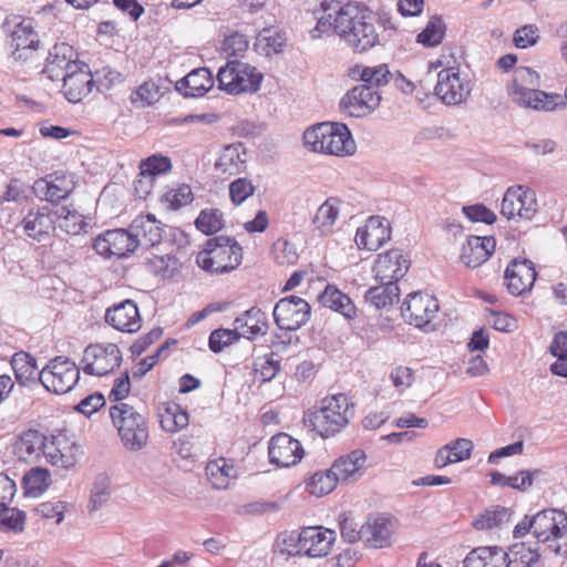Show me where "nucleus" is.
<instances>
[{
    "label": "nucleus",
    "instance_id": "obj_44",
    "mask_svg": "<svg viewBox=\"0 0 567 567\" xmlns=\"http://www.w3.org/2000/svg\"><path fill=\"white\" fill-rule=\"evenodd\" d=\"M59 227L68 235H80L85 231L87 223L85 217L72 206H62L55 210Z\"/></svg>",
    "mask_w": 567,
    "mask_h": 567
},
{
    "label": "nucleus",
    "instance_id": "obj_50",
    "mask_svg": "<svg viewBox=\"0 0 567 567\" xmlns=\"http://www.w3.org/2000/svg\"><path fill=\"white\" fill-rule=\"evenodd\" d=\"M249 48L247 35L241 32L233 31L225 35L220 51L227 59H239L245 55Z\"/></svg>",
    "mask_w": 567,
    "mask_h": 567
},
{
    "label": "nucleus",
    "instance_id": "obj_8",
    "mask_svg": "<svg viewBox=\"0 0 567 567\" xmlns=\"http://www.w3.org/2000/svg\"><path fill=\"white\" fill-rule=\"evenodd\" d=\"M534 537L547 544L557 555L567 557V514L559 509H544L528 522Z\"/></svg>",
    "mask_w": 567,
    "mask_h": 567
},
{
    "label": "nucleus",
    "instance_id": "obj_22",
    "mask_svg": "<svg viewBox=\"0 0 567 567\" xmlns=\"http://www.w3.org/2000/svg\"><path fill=\"white\" fill-rule=\"evenodd\" d=\"M410 260L400 249H390L378 255L373 272L377 280L384 284H396L409 270Z\"/></svg>",
    "mask_w": 567,
    "mask_h": 567
},
{
    "label": "nucleus",
    "instance_id": "obj_35",
    "mask_svg": "<svg viewBox=\"0 0 567 567\" xmlns=\"http://www.w3.org/2000/svg\"><path fill=\"white\" fill-rule=\"evenodd\" d=\"M367 456L362 450H354L340 456L331 465L339 481L357 480L363 474Z\"/></svg>",
    "mask_w": 567,
    "mask_h": 567
},
{
    "label": "nucleus",
    "instance_id": "obj_54",
    "mask_svg": "<svg viewBox=\"0 0 567 567\" xmlns=\"http://www.w3.org/2000/svg\"><path fill=\"white\" fill-rule=\"evenodd\" d=\"M25 524L24 512L10 505L0 507V530L21 533Z\"/></svg>",
    "mask_w": 567,
    "mask_h": 567
},
{
    "label": "nucleus",
    "instance_id": "obj_40",
    "mask_svg": "<svg viewBox=\"0 0 567 567\" xmlns=\"http://www.w3.org/2000/svg\"><path fill=\"white\" fill-rule=\"evenodd\" d=\"M144 266L152 275L163 279H169L179 272L182 264L179 259L172 254H151V256L145 258Z\"/></svg>",
    "mask_w": 567,
    "mask_h": 567
},
{
    "label": "nucleus",
    "instance_id": "obj_25",
    "mask_svg": "<svg viewBox=\"0 0 567 567\" xmlns=\"http://www.w3.org/2000/svg\"><path fill=\"white\" fill-rule=\"evenodd\" d=\"M105 321L115 330L124 333H135L142 327V318L133 300H124L107 308Z\"/></svg>",
    "mask_w": 567,
    "mask_h": 567
},
{
    "label": "nucleus",
    "instance_id": "obj_61",
    "mask_svg": "<svg viewBox=\"0 0 567 567\" xmlns=\"http://www.w3.org/2000/svg\"><path fill=\"white\" fill-rule=\"evenodd\" d=\"M539 40V29L535 24L518 28L513 35V43L518 49L534 47Z\"/></svg>",
    "mask_w": 567,
    "mask_h": 567
},
{
    "label": "nucleus",
    "instance_id": "obj_41",
    "mask_svg": "<svg viewBox=\"0 0 567 567\" xmlns=\"http://www.w3.org/2000/svg\"><path fill=\"white\" fill-rule=\"evenodd\" d=\"M364 542L374 548H383L391 543L390 520L384 517L369 519L363 524Z\"/></svg>",
    "mask_w": 567,
    "mask_h": 567
},
{
    "label": "nucleus",
    "instance_id": "obj_15",
    "mask_svg": "<svg viewBox=\"0 0 567 567\" xmlns=\"http://www.w3.org/2000/svg\"><path fill=\"white\" fill-rule=\"evenodd\" d=\"M272 316L279 329L296 331L309 321L311 307L301 297L288 296L275 305Z\"/></svg>",
    "mask_w": 567,
    "mask_h": 567
},
{
    "label": "nucleus",
    "instance_id": "obj_49",
    "mask_svg": "<svg viewBox=\"0 0 567 567\" xmlns=\"http://www.w3.org/2000/svg\"><path fill=\"white\" fill-rule=\"evenodd\" d=\"M161 87L153 81L148 80L138 85L130 95L131 103L136 107H148L161 99Z\"/></svg>",
    "mask_w": 567,
    "mask_h": 567
},
{
    "label": "nucleus",
    "instance_id": "obj_63",
    "mask_svg": "<svg viewBox=\"0 0 567 567\" xmlns=\"http://www.w3.org/2000/svg\"><path fill=\"white\" fill-rule=\"evenodd\" d=\"M131 380L128 372H123L114 379L111 391L109 392V401L113 404L125 403L124 400L131 392Z\"/></svg>",
    "mask_w": 567,
    "mask_h": 567
},
{
    "label": "nucleus",
    "instance_id": "obj_20",
    "mask_svg": "<svg viewBox=\"0 0 567 567\" xmlns=\"http://www.w3.org/2000/svg\"><path fill=\"white\" fill-rule=\"evenodd\" d=\"M536 278L535 265L528 259H513L504 272L506 288L513 296H522L530 291Z\"/></svg>",
    "mask_w": 567,
    "mask_h": 567
},
{
    "label": "nucleus",
    "instance_id": "obj_27",
    "mask_svg": "<svg viewBox=\"0 0 567 567\" xmlns=\"http://www.w3.org/2000/svg\"><path fill=\"white\" fill-rule=\"evenodd\" d=\"M43 455L50 464L69 468L78 461L79 446L63 434L52 436L51 440L45 436Z\"/></svg>",
    "mask_w": 567,
    "mask_h": 567
},
{
    "label": "nucleus",
    "instance_id": "obj_59",
    "mask_svg": "<svg viewBox=\"0 0 567 567\" xmlns=\"http://www.w3.org/2000/svg\"><path fill=\"white\" fill-rule=\"evenodd\" d=\"M272 255L276 262L282 266L295 265L299 258L295 245L285 239H278L272 245Z\"/></svg>",
    "mask_w": 567,
    "mask_h": 567
},
{
    "label": "nucleus",
    "instance_id": "obj_7",
    "mask_svg": "<svg viewBox=\"0 0 567 567\" xmlns=\"http://www.w3.org/2000/svg\"><path fill=\"white\" fill-rule=\"evenodd\" d=\"M109 414L125 449L140 451L146 446L150 439L148 423L134 406L127 403L112 404Z\"/></svg>",
    "mask_w": 567,
    "mask_h": 567
},
{
    "label": "nucleus",
    "instance_id": "obj_29",
    "mask_svg": "<svg viewBox=\"0 0 567 567\" xmlns=\"http://www.w3.org/2000/svg\"><path fill=\"white\" fill-rule=\"evenodd\" d=\"M205 472L208 482L216 489L229 488L238 475L235 462L223 456L209 460Z\"/></svg>",
    "mask_w": 567,
    "mask_h": 567
},
{
    "label": "nucleus",
    "instance_id": "obj_24",
    "mask_svg": "<svg viewBox=\"0 0 567 567\" xmlns=\"http://www.w3.org/2000/svg\"><path fill=\"white\" fill-rule=\"evenodd\" d=\"M75 188V182L71 175L53 173L41 178L34 184V192L39 198L51 204H59L68 198Z\"/></svg>",
    "mask_w": 567,
    "mask_h": 567
},
{
    "label": "nucleus",
    "instance_id": "obj_30",
    "mask_svg": "<svg viewBox=\"0 0 567 567\" xmlns=\"http://www.w3.org/2000/svg\"><path fill=\"white\" fill-rule=\"evenodd\" d=\"M45 435L35 429L18 434L12 443V452L19 461L29 462L44 452Z\"/></svg>",
    "mask_w": 567,
    "mask_h": 567
},
{
    "label": "nucleus",
    "instance_id": "obj_14",
    "mask_svg": "<svg viewBox=\"0 0 567 567\" xmlns=\"http://www.w3.org/2000/svg\"><path fill=\"white\" fill-rule=\"evenodd\" d=\"M336 539L333 529L320 525L302 527L296 543L297 554L309 558L327 557L332 551Z\"/></svg>",
    "mask_w": 567,
    "mask_h": 567
},
{
    "label": "nucleus",
    "instance_id": "obj_62",
    "mask_svg": "<svg viewBox=\"0 0 567 567\" xmlns=\"http://www.w3.org/2000/svg\"><path fill=\"white\" fill-rule=\"evenodd\" d=\"M391 73L386 65L380 64L377 66H365L361 70L360 79L367 85H383L390 80Z\"/></svg>",
    "mask_w": 567,
    "mask_h": 567
},
{
    "label": "nucleus",
    "instance_id": "obj_38",
    "mask_svg": "<svg viewBox=\"0 0 567 567\" xmlns=\"http://www.w3.org/2000/svg\"><path fill=\"white\" fill-rule=\"evenodd\" d=\"M11 367L14 371L16 380L21 386H25L29 383L39 380V373L37 360L30 353L25 351H19L11 358Z\"/></svg>",
    "mask_w": 567,
    "mask_h": 567
},
{
    "label": "nucleus",
    "instance_id": "obj_23",
    "mask_svg": "<svg viewBox=\"0 0 567 567\" xmlns=\"http://www.w3.org/2000/svg\"><path fill=\"white\" fill-rule=\"evenodd\" d=\"M21 224L30 238L41 241L55 230L56 214L48 205L32 207Z\"/></svg>",
    "mask_w": 567,
    "mask_h": 567
},
{
    "label": "nucleus",
    "instance_id": "obj_60",
    "mask_svg": "<svg viewBox=\"0 0 567 567\" xmlns=\"http://www.w3.org/2000/svg\"><path fill=\"white\" fill-rule=\"evenodd\" d=\"M240 338L236 328L231 329H217L209 336V349L213 352H220L226 347L236 342Z\"/></svg>",
    "mask_w": 567,
    "mask_h": 567
},
{
    "label": "nucleus",
    "instance_id": "obj_56",
    "mask_svg": "<svg viewBox=\"0 0 567 567\" xmlns=\"http://www.w3.org/2000/svg\"><path fill=\"white\" fill-rule=\"evenodd\" d=\"M194 199L193 192L188 185H181L176 188L168 189L162 197L167 208L176 210L188 204Z\"/></svg>",
    "mask_w": 567,
    "mask_h": 567
},
{
    "label": "nucleus",
    "instance_id": "obj_47",
    "mask_svg": "<svg viewBox=\"0 0 567 567\" xmlns=\"http://www.w3.org/2000/svg\"><path fill=\"white\" fill-rule=\"evenodd\" d=\"M51 483V476L47 468L32 467L22 480V485L27 496L38 497L47 491Z\"/></svg>",
    "mask_w": 567,
    "mask_h": 567
},
{
    "label": "nucleus",
    "instance_id": "obj_48",
    "mask_svg": "<svg viewBox=\"0 0 567 567\" xmlns=\"http://www.w3.org/2000/svg\"><path fill=\"white\" fill-rule=\"evenodd\" d=\"M195 226L207 236L217 234L225 227L224 214L218 208H205L195 219Z\"/></svg>",
    "mask_w": 567,
    "mask_h": 567
},
{
    "label": "nucleus",
    "instance_id": "obj_34",
    "mask_svg": "<svg viewBox=\"0 0 567 567\" xmlns=\"http://www.w3.org/2000/svg\"><path fill=\"white\" fill-rule=\"evenodd\" d=\"M214 86V79L207 68L190 71L183 80L176 83V89L185 96L199 97Z\"/></svg>",
    "mask_w": 567,
    "mask_h": 567
},
{
    "label": "nucleus",
    "instance_id": "obj_36",
    "mask_svg": "<svg viewBox=\"0 0 567 567\" xmlns=\"http://www.w3.org/2000/svg\"><path fill=\"white\" fill-rule=\"evenodd\" d=\"M464 567H506V556L503 548L483 546L472 549L463 561Z\"/></svg>",
    "mask_w": 567,
    "mask_h": 567
},
{
    "label": "nucleus",
    "instance_id": "obj_45",
    "mask_svg": "<svg viewBox=\"0 0 567 567\" xmlns=\"http://www.w3.org/2000/svg\"><path fill=\"white\" fill-rule=\"evenodd\" d=\"M381 284V286L371 287L365 292V301L377 309L391 307L395 301L399 300L400 296V289L396 284Z\"/></svg>",
    "mask_w": 567,
    "mask_h": 567
},
{
    "label": "nucleus",
    "instance_id": "obj_19",
    "mask_svg": "<svg viewBox=\"0 0 567 567\" xmlns=\"http://www.w3.org/2000/svg\"><path fill=\"white\" fill-rule=\"evenodd\" d=\"M381 102L379 91L367 84L354 86L340 101V109L352 117L370 114Z\"/></svg>",
    "mask_w": 567,
    "mask_h": 567
},
{
    "label": "nucleus",
    "instance_id": "obj_3",
    "mask_svg": "<svg viewBox=\"0 0 567 567\" xmlns=\"http://www.w3.org/2000/svg\"><path fill=\"white\" fill-rule=\"evenodd\" d=\"M244 249L230 236L218 235L208 238L196 254V265L214 276L227 275L237 270L243 264Z\"/></svg>",
    "mask_w": 567,
    "mask_h": 567
},
{
    "label": "nucleus",
    "instance_id": "obj_18",
    "mask_svg": "<svg viewBox=\"0 0 567 567\" xmlns=\"http://www.w3.org/2000/svg\"><path fill=\"white\" fill-rule=\"evenodd\" d=\"M4 27L9 33L10 45L16 59H21V51L37 50L39 47L38 34L33 21L20 14H12L6 19Z\"/></svg>",
    "mask_w": 567,
    "mask_h": 567
},
{
    "label": "nucleus",
    "instance_id": "obj_51",
    "mask_svg": "<svg viewBox=\"0 0 567 567\" xmlns=\"http://www.w3.org/2000/svg\"><path fill=\"white\" fill-rule=\"evenodd\" d=\"M173 168V164L169 157L162 154H154L141 161L138 165L140 172L146 176L153 178L169 173Z\"/></svg>",
    "mask_w": 567,
    "mask_h": 567
},
{
    "label": "nucleus",
    "instance_id": "obj_5",
    "mask_svg": "<svg viewBox=\"0 0 567 567\" xmlns=\"http://www.w3.org/2000/svg\"><path fill=\"white\" fill-rule=\"evenodd\" d=\"M305 144L313 152L344 157L354 154L355 143L346 124L323 122L303 133Z\"/></svg>",
    "mask_w": 567,
    "mask_h": 567
},
{
    "label": "nucleus",
    "instance_id": "obj_55",
    "mask_svg": "<svg viewBox=\"0 0 567 567\" xmlns=\"http://www.w3.org/2000/svg\"><path fill=\"white\" fill-rule=\"evenodd\" d=\"M507 517L508 513L504 507L486 509L474 519L473 527L477 530H489L499 527Z\"/></svg>",
    "mask_w": 567,
    "mask_h": 567
},
{
    "label": "nucleus",
    "instance_id": "obj_37",
    "mask_svg": "<svg viewBox=\"0 0 567 567\" xmlns=\"http://www.w3.org/2000/svg\"><path fill=\"white\" fill-rule=\"evenodd\" d=\"M161 427L168 433H176L188 425L189 417L185 409L176 402H165L158 408Z\"/></svg>",
    "mask_w": 567,
    "mask_h": 567
},
{
    "label": "nucleus",
    "instance_id": "obj_13",
    "mask_svg": "<svg viewBox=\"0 0 567 567\" xmlns=\"http://www.w3.org/2000/svg\"><path fill=\"white\" fill-rule=\"evenodd\" d=\"M440 310L439 300L426 292H411L401 306V315L405 322L416 328H427Z\"/></svg>",
    "mask_w": 567,
    "mask_h": 567
},
{
    "label": "nucleus",
    "instance_id": "obj_64",
    "mask_svg": "<svg viewBox=\"0 0 567 567\" xmlns=\"http://www.w3.org/2000/svg\"><path fill=\"white\" fill-rule=\"evenodd\" d=\"M340 532L343 540L351 544L363 539L364 536L363 525L359 526L352 517L346 514L340 516Z\"/></svg>",
    "mask_w": 567,
    "mask_h": 567
},
{
    "label": "nucleus",
    "instance_id": "obj_17",
    "mask_svg": "<svg viewBox=\"0 0 567 567\" xmlns=\"http://www.w3.org/2000/svg\"><path fill=\"white\" fill-rule=\"evenodd\" d=\"M471 81L455 68H446L437 73L435 94L447 105L464 102L471 93Z\"/></svg>",
    "mask_w": 567,
    "mask_h": 567
},
{
    "label": "nucleus",
    "instance_id": "obj_52",
    "mask_svg": "<svg viewBox=\"0 0 567 567\" xmlns=\"http://www.w3.org/2000/svg\"><path fill=\"white\" fill-rule=\"evenodd\" d=\"M445 34V24L440 17H432L425 28L417 34V42L424 47H435L440 44Z\"/></svg>",
    "mask_w": 567,
    "mask_h": 567
},
{
    "label": "nucleus",
    "instance_id": "obj_12",
    "mask_svg": "<svg viewBox=\"0 0 567 567\" xmlns=\"http://www.w3.org/2000/svg\"><path fill=\"white\" fill-rule=\"evenodd\" d=\"M538 212L536 193L523 185L507 188L503 196L501 214L507 219L532 220Z\"/></svg>",
    "mask_w": 567,
    "mask_h": 567
},
{
    "label": "nucleus",
    "instance_id": "obj_11",
    "mask_svg": "<svg viewBox=\"0 0 567 567\" xmlns=\"http://www.w3.org/2000/svg\"><path fill=\"white\" fill-rule=\"evenodd\" d=\"M122 352L115 343H92L83 352L84 373L102 377L121 365Z\"/></svg>",
    "mask_w": 567,
    "mask_h": 567
},
{
    "label": "nucleus",
    "instance_id": "obj_16",
    "mask_svg": "<svg viewBox=\"0 0 567 567\" xmlns=\"http://www.w3.org/2000/svg\"><path fill=\"white\" fill-rule=\"evenodd\" d=\"M93 249L103 257L124 258L137 249V239L131 230L107 229L94 238Z\"/></svg>",
    "mask_w": 567,
    "mask_h": 567
},
{
    "label": "nucleus",
    "instance_id": "obj_2",
    "mask_svg": "<svg viewBox=\"0 0 567 567\" xmlns=\"http://www.w3.org/2000/svg\"><path fill=\"white\" fill-rule=\"evenodd\" d=\"M72 48L65 43L55 44L50 52L48 71L62 68L64 62L65 74L63 76L62 92L71 103L83 101L93 90L94 80L90 68L81 62L71 61Z\"/></svg>",
    "mask_w": 567,
    "mask_h": 567
},
{
    "label": "nucleus",
    "instance_id": "obj_33",
    "mask_svg": "<svg viewBox=\"0 0 567 567\" xmlns=\"http://www.w3.org/2000/svg\"><path fill=\"white\" fill-rule=\"evenodd\" d=\"M319 302L348 320H353L358 316V309L352 299L334 285L326 286L319 296Z\"/></svg>",
    "mask_w": 567,
    "mask_h": 567
},
{
    "label": "nucleus",
    "instance_id": "obj_57",
    "mask_svg": "<svg viewBox=\"0 0 567 567\" xmlns=\"http://www.w3.org/2000/svg\"><path fill=\"white\" fill-rule=\"evenodd\" d=\"M389 379L399 393H404L415 382V371L406 365L398 364L389 372Z\"/></svg>",
    "mask_w": 567,
    "mask_h": 567
},
{
    "label": "nucleus",
    "instance_id": "obj_39",
    "mask_svg": "<svg viewBox=\"0 0 567 567\" xmlns=\"http://www.w3.org/2000/svg\"><path fill=\"white\" fill-rule=\"evenodd\" d=\"M245 152L241 144L227 145L215 164V168L223 175L233 176L245 168Z\"/></svg>",
    "mask_w": 567,
    "mask_h": 567
},
{
    "label": "nucleus",
    "instance_id": "obj_6",
    "mask_svg": "<svg viewBox=\"0 0 567 567\" xmlns=\"http://www.w3.org/2000/svg\"><path fill=\"white\" fill-rule=\"evenodd\" d=\"M539 75L530 68L515 71L511 96L517 104L537 111H554L564 105L563 95L537 90Z\"/></svg>",
    "mask_w": 567,
    "mask_h": 567
},
{
    "label": "nucleus",
    "instance_id": "obj_9",
    "mask_svg": "<svg viewBox=\"0 0 567 567\" xmlns=\"http://www.w3.org/2000/svg\"><path fill=\"white\" fill-rule=\"evenodd\" d=\"M217 81L219 87L227 93H254L260 87L262 74L249 64L231 60L219 69Z\"/></svg>",
    "mask_w": 567,
    "mask_h": 567
},
{
    "label": "nucleus",
    "instance_id": "obj_21",
    "mask_svg": "<svg viewBox=\"0 0 567 567\" xmlns=\"http://www.w3.org/2000/svg\"><path fill=\"white\" fill-rule=\"evenodd\" d=\"M268 454L272 464L289 467L302 460L305 450L298 440L287 433H279L270 439Z\"/></svg>",
    "mask_w": 567,
    "mask_h": 567
},
{
    "label": "nucleus",
    "instance_id": "obj_10",
    "mask_svg": "<svg viewBox=\"0 0 567 567\" xmlns=\"http://www.w3.org/2000/svg\"><path fill=\"white\" fill-rule=\"evenodd\" d=\"M80 380V369L71 359L58 355L40 370L39 381L47 391L54 394L70 392Z\"/></svg>",
    "mask_w": 567,
    "mask_h": 567
},
{
    "label": "nucleus",
    "instance_id": "obj_46",
    "mask_svg": "<svg viewBox=\"0 0 567 567\" xmlns=\"http://www.w3.org/2000/svg\"><path fill=\"white\" fill-rule=\"evenodd\" d=\"M339 482L334 471L330 467L327 471L316 472L306 483V489L316 497H322L331 493Z\"/></svg>",
    "mask_w": 567,
    "mask_h": 567
},
{
    "label": "nucleus",
    "instance_id": "obj_26",
    "mask_svg": "<svg viewBox=\"0 0 567 567\" xmlns=\"http://www.w3.org/2000/svg\"><path fill=\"white\" fill-rule=\"evenodd\" d=\"M391 237L389 221L380 216L370 217L362 227L357 229L355 244L360 249L378 250Z\"/></svg>",
    "mask_w": 567,
    "mask_h": 567
},
{
    "label": "nucleus",
    "instance_id": "obj_53",
    "mask_svg": "<svg viewBox=\"0 0 567 567\" xmlns=\"http://www.w3.org/2000/svg\"><path fill=\"white\" fill-rule=\"evenodd\" d=\"M280 371V361L274 353L258 357L254 362V375L260 382L271 381Z\"/></svg>",
    "mask_w": 567,
    "mask_h": 567
},
{
    "label": "nucleus",
    "instance_id": "obj_31",
    "mask_svg": "<svg viewBox=\"0 0 567 567\" xmlns=\"http://www.w3.org/2000/svg\"><path fill=\"white\" fill-rule=\"evenodd\" d=\"M240 338L254 340L257 337L265 336L268 331V319L264 311L252 307L236 318L234 322Z\"/></svg>",
    "mask_w": 567,
    "mask_h": 567
},
{
    "label": "nucleus",
    "instance_id": "obj_43",
    "mask_svg": "<svg viewBox=\"0 0 567 567\" xmlns=\"http://www.w3.org/2000/svg\"><path fill=\"white\" fill-rule=\"evenodd\" d=\"M506 567H532L539 559L536 548L526 543H517L505 551Z\"/></svg>",
    "mask_w": 567,
    "mask_h": 567
},
{
    "label": "nucleus",
    "instance_id": "obj_4",
    "mask_svg": "<svg viewBox=\"0 0 567 567\" xmlns=\"http://www.w3.org/2000/svg\"><path fill=\"white\" fill-rule=\"evenodd\" d=\"M353 415V403L346 394L338 393L322 399L318 410L306 412L303 423L321 437L327 439L344 429Z\"/></svg>",
    "mask_w": 567,
    "mask_h": 567
},
{
    "label": "nucleus",
    "instance_id": "obj_28",
    "mask_svg": "<svg viewBox=\"0 0 567 567\" xmlns=\"http://www.w3.org/2000/svg\"><path fill=\"white\" fill-rule=\"evenodd\" d=\"M495 247L492 236H470L462 245L460 260L467 268H478L494 254Z\"/></svg>",
    "mask_w": 567,
    "mask_h": 567
},
{
    "label": "nucleus",
    "instance_id": "obj_42",
    "mask_svg": "<svg viewBox=\"0 0 567 567\" xmlns=\"http://www.w3.org/2000/svg\"><path fill=\"white\" fill-rule=\"evenodd\" d=\"M340 204L341 202L337 197H329L317 209L312 224L321 234H329L332 231L339 217Z\"/></svg>",
    "mask_w": 567,
    "mask_h": 567
},
{
    "label": "nucleus",
    "instance_id": "obj_58",
    "mask_svg": "<svg viewBox=\"0 0 567 567\" xmlns=\"http://www.w3.org/2000/svg\"><path fill=\"white\" fill-rule=\"evenodd\" d=\"M255 186L246 177H239L229 184V197L235 206L241 205L247 198L254 195Z\"/></svg>",
    "mask_w": 567,
    "mask_h": 567
},
{
    "label": "nucleus",
    "instance_id": "obj_32",
    "mask_svg": "<svg viewBox=\"0 0 567 567\" xmlns=\"http://www.w3.org/2000/svg\"><path fill=\"white\" fill-rule=\"evenodd\" d=\"M130 229L132 236H135L137 239V247L140 244L155 246L161 243L163 237L162 223L151 214H140L136 216Z\"/></svg>",
    "mask_w": 567,
    "mask_h": 567
},
{
    "label": "nucleus",
    "instance_id": "obj_1",
    "mask_svg": "<svg viewBox=\"0 0 567 567\" xmlns=\"http://www.w3.org/2000/svg\"><path fill=\"white\" fill-rule=\"evenodd\" d=\"M336 27L337 34L354 52H365L379 42L371 11L355 2H348L339 8Z\"/></svg>",
    "mask_w": 567,
    "mask_h": 567
}]
</instances>
